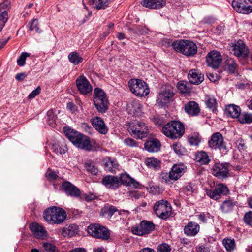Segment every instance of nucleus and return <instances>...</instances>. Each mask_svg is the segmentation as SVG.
<instances>
[{
    "label": "nucleus",
    "instance_id": "f257e3e1",
    "mask_svg": "<svg viewBox=\"0 0 252 252\" xmlns=\"http://www.w3.org/2000/svg\"><path fill=\"white\" fill-rule=\"evenodd\" d=\"M64 132L67 138L76 147L86 151H91L92 146L89 138L70 128L65 127Z\"/></svg>",
    "mask_w": 252,
    "mask_h": 252
},
{
    "label": "nucleus",
    "instance_id": "f03ea898",
    "mask_svg": "<svg viewBox=\"0 0 252 252\" xmlns=\"http://www.w3.org/2000/svg\"><path fill=\"white\" fill-rule=\"evenodd\" d=\"M162 131L167 137L175 140L180 139L184 134L185 127L180 122L172 121L163 126Z\"/></svg>",
    "mask_w": 252,
    "mask_h": 252
},
{
    "label": "nucleus",
    "instance_id": "7ed1b4c3",
    "mask_svg": "<svg viewBox=\"0 0 252 252\" xmlns=\"http://www.w3.org/2000/svg\"><path fill=\"white\" fill-rule=\"evenodd\" d=\"M43 218L49 224H61L66 218L65 211L63 209L53 206L46 209L43 213Z\"/></svg>",
    "mask_w": 252,
    "mask_h": 252
},
{
    "label": "nucleus",
    "instance_id": "20e7f679",
    "mask_svg": "<svg viewBox=\"0 0 252 252\" xmlns=\"http://www.w3.org/2000/svg\"><path fill=\"white\" fill-rule=\"evenodd\" d=\"M172 46L176 51L187 56H193L197 52L196 45L189 40H177L173 42Z\"/></svg>",
    "mask_w": 252,
    "mask_h": 252
},
{
    "label": "nucleus",
    "instance_id": "39448f33",
    "mask_svg": "<svg viewBox=\"0 0 252 252\" xmlns=\"http://www.w3.org/2000/svg\"><path fill=\"white\" fill-rule=\"evenodd\" d=\"M93 101L99 112L104 113L107 110L109 101L106 93L102 89L99 88L94 89Z\"/></svg>",
    "mask_w": 252,
    "mask_h": 252
},
{
    "label": "nucleus",
    "instance_id": "423d86ee",
    "mask_svg": "<svg viewBox=\"0 0 252 252\" xmlns=\"http://www.w3.org/2000/svg\"><path fill=\"white\" fill-rule=\"evenodd\" d=\"M129 132L133 137L142 139L147 137L148 128L145 123L134 120L129 124Z\"/></svg>",
    "mask_w": 252,
    "mask_h": 252
},
{
    "label": "nucleus",
    "instance_id": "0eeeda50",
    "mask_svg": "<svg viewBox=\"0 0 252 252\" xmlns=\"http://www.w3.org/2000/svg\"><path fill=\"white\" fill-rule=\"evenodd\" d=\"M128 85L130 91L138 96H145L149 93V89L146 83L140 79H132L129 81Z\"/></svg>",
    "mask_w": 252,
    "mask_h": 252
},
{
    "label": "nucleus",
    "instance_id": "6e6552de",
    "mask_svg": "<svg viewBox=\"0 0 252 252\" xmlns=\"http://www.w3.org/2000/svg\"><path fill=\"white\" fill-rule=\"evenodd\" d=\"M154 211L158 217L165 220L170 216L172 208L167 201L161 200L155 203Z\"/></svg>",
    "mask_w": 252,
    "mask_h": 252
},
{
    "label": "nucleus",
    "instance_id": "1a4fd4ad",
    "mask_svg": "<svg viewBox=\"0 0 252 252\" xmlns=\"http://www.w3.org/2000/svg\"><path fill=\"white\" fill-rule=\"evenodd\" d=\"M88 232L92 237L102 240H107L110 237L109 230L99 224L90 225L88 227Z\"/></svg>",
    "mask_w": 252,
    "mask_h": 252
},
{
    "label": "nucleus",
    "instance_id": "9d476101",
    "mask_svg": "<svg viewBox=\"0 0 252 252\" xmlns=\"http://www.w3.org/2000/svg\"><path fill=\"white\" fill-rule=\"evenodd\" d=\"M206 192L210 198L217 200L220 199L222 195H227L229 193V189L226 185L220 183L213 189H206Z\"/></svg>",
    "mask_w": 252,
    "mask_h": 252
},
{
    "label": "nucleus",
    "instance_id": "9b49d317",
    "mask_svg": "<svg viewBox=\"0 0 252 252\" xmlns=\"http://www.w3.org/2000/svg\"><path fill=\"white\" fill-rule=\"evenodd\" d=\"M231 53L238 57L244 59L248 57L249 54V50L242 40L235 42L231 47Z\"/></svg>",
    "mask_w": 252,
    "mask_h": 252
},
{
    "label": "nucleus",
    "instance_id": "f8f14e48",
    "mask_svg": "<svg viewBox=\"0 0 252 252\" xmlns=\"http://www.w3.org/2000/svg\"><path fill=\"white\" fill-rule=\"evenodd\" d=\"M154 229L155 225L152 222L143 220L139 226L132 227L131 231L134 234L142 236L150 233Z\"/></svg>",
    "mask_w": 252,
    "mask_h": 252
},
{
    "label": "nucleus",
    "instance_id": "ddd939ff",
    "mask_svg": "<svg viewBox=\"0 0 252 252\" xmlns=\"http://www.w3.org/2000/svg\"><path fill=\"white\" fill-rule=\"evenodd\" d=\"M232 6L236 11L240 13L247 14L252 12V2L250 0H233Z\"/></svg>",
    "mask_w": 252,
    "mask_h": 252
},
{
    "label": "nucleus",
    "instance_id": "4468645a",
    "mask_svg": "<svg viewBox=\"0 0 252 252\" xmlns=\"http://www.w3.org/2000/svg\"><path fill=\"white\" fill-rule=\"evenodd\" d=\"M76 84L78 91L82 94L87 95L92 91V85L84 75L80 76L77 78Z\"/></svg>",
    "mask_w": 252,
    "mask_h": 252
},
{
    "label": "nucleus",
    "instance_id": "2eb2a0df",
    "mask_svg": "<svg viewBox=\"0 0 252 252\" xmlns=\"http://www.w3.org/2000/svg\"><path fill=\"white\" fill-rule=\"evenodd\" d=\"M208 65L213 68H217L222 61V57L220 53L213 50L208 53L206 57Z\"/></svg>",
    "mask_w": 252,
    "mask_h": 252
},
{
    "label": "nucleus",
    "instance_id": "dca6fc26",
    "mask_svg": "<svg viewBox=\"0 0 252 252\" xmlns=\"http://www.w3.org/2000/svg\"><path fill=\"white\" fill-rule=\"evenodd\" d=\"M208 144L209 147L213 149H226L223 136L219 132L215 133L211 136Z\"/></svg>",
    "mask_w": 252,
    "mask_h": 252
},
{
    "label": "nucleus",
    "instance_id": "f3484780",
    "mask_svg": "<svg viewBox=\"0 0 252 252\" xmlns=\"http://www.w3.org/2000/svg\"><path fill=\"white\" fill-rule=\"evenodd\" d=\"M212 174L219 179H223L228 177L229 170L224 164L216 163L212 167Z\"/></svg>",
    "mask_w": 252,
    "mask_h": 252
},
{
    "label": "nucleus",
    "instance_id": "a211bd4d",
    "mask_svg": "<svg viewBox=\"0 0 252 252\" xmlns=\"http://www.w3.org/2000/svg\"><path fill=\"white\" fill-rule=\"evenodd\" d=\"M32 235L37 239L44 240L49 237V234L43 226L37 222H32Z\"/></svg>",
    "mask_w": 252,
    "mask_h": 252
},
{
    "label": "nucleus",
    "instance_id": "6ab92c4d",
    "mask_svg": "<svg viewBox=\"0 0 252 252\" xmlns=\"http://www.w3.org/2000/svg\"><path fill=\"white\" fill-rule=\"evenodd\" d=\"M91 123L94 127L100 134H105L108 129L103 120L99 117H94L91 119Z\"/></svg>",
    "mask_w": 252,
    "mask_h": 252
},
{
    "label": "nucleus",
    "instance_id": "aec40b11",
    "mask_svg": "<svg viewBox=\"0 0 252 252\" xmlns=\"http://www.w3.org/2000/svg\"><path fill=\"white\" fill-rule=\"evenodd\" d=\"M102 183L106 188L111 189H116L120 186V181L119 177L112 175H107L102 180Z\"/></svg>",
    "mask_w": 252,
    "mask_h": 252
},
{
    "label": "nucleus",
    "instance_id": "412c9836",
    "mask_svg": "<svg viewBox=\"0 0 252 252\" xmlns=\"http://www.w3.org/2000/svg\"><path fill=\"white\" fill-rule=\"evenodd\" d=\"M116 212H118L120 215L125 214L126 216L129 214L128 211L125 210L118 211L115 207L113 206H105L102 208L101 215L106 218L110 219Z\"/></svg>",
    "mask_w": 252,
    "mask_h": 252
},
{
    "label": "nucleus",
    "instance_id": "4be33fe9",
    "mask_svg": "<svg viewBox=\"0 0 252 252\" xmlns=\"http://www.w3.org/2000/svg\"><path fill=\"white\" fill-rule=\"evenodd\" d=\"M141 4L147 8L151 9H160L166 4L165 0H142Z\"/></svg>",
    "mask_w": 252,
    "mask_h": 252
},
{
    "label": "nucleus",
    "instance_id": "5701e85b",
    "mask_svg": "<svg viewBox=\"0 0 252 252\" xmlns=\"http://www.w3.org/2000/svg\"><path fill=\"white\" fill-rule=\"evenodd\" d=\"M186 167L183 164H174L171 168L170 176L173 181L178 180L185 172Z\"/></svg>",
    "mask_w": 252,
    "mask_h": 252
},
{
    "label": "nucleus",
    "instance_id": "b1692460",
    "mask_svg": "<svg viewBox=\"0 0 252 252\" xmlns=\"http://www.w3.org/2000/svg\"><path fill=\"white\" fill-rule=\"evenodd\" d=\"M188 79L191 83L198 85L204 80V77L199 70L194 69L189 71Z\"/></svg>",
    "mask_w": 252,
    "mask_h": 252
},
{
    "label": "nucleus",
    "instance_id": "393cba45",
    "mask_svg": "<svg viewBox=\"0 0 252 252\" xmlns=\"http://www.w3.org/2000/svg\"><path fill=\"white\" fill-rule=\"evenodd\" d=\"M174 95L173 88L171 85H167L165 89L159 94L158 99L162 103H166L169 99L172 97Z\"/></svg>",
    "mask_w": 252,
    "mask_h": 252
},
{
    "label": "nucleus",
    "instance_id": "a878e982",
    "mask_svg": "<svg viewBox=\"0 0 252 252\" xmlns=\"http://www.w3.org/2000/svg\"><path fill=\"white\" fill-rule=\"evenodd\" d=\"M129 113L135 116H140L142 113L143 106L138 100H133L128 105Z\"/></svg>",
    "mask_w": 252,
    "mask_h": 252
},
{
    "label": "nucleus",
    "instance_id": "bb28decb",
    "mask_svg": "<svg viewBox=\"0 0 252 252\" xmlns=\"http://www.w3.org/2000/svg\"><path fill=\"white\" fill-rule=\"evenodd\" d=\"M63 188L66 193L71 196L77 197L81 194L79 189L68 182H64Z\"/></svg>",
    "mask_w": 252,
    "mask_h": 252
},
{
    "label": "nucleus",
    "instance_id": "cd10ccee",
    "mask_svg": "<svg viewBox=\"0 0 252 252\" xmlns=\"http://www.w3.org/2000/svg\"><path fill=\"white\" fill-rule=\"evenodd\" d=\"M199 230V225L197 223L192 221L189 222L184 228L185 234L189 236H195Z\"/></svg>",
    "mask_w": 252,
    "mask_h": 252
},
{
    "label": "nucleus",
    "instance_id": "c85d7f7f",
    "mask_svg": "<svg viewBox=\"0 0 252 252\" xmlns=\"http://www.w3.org/2000/svg\"><path fill=\"white\" fill-rule=\"evenodd\" d=\"M144 146L149 152H157L160 150L161 144L157 139H150L145 143Z\"/></svg>",
    "mask_w": 252,
    "mask_h": 252
},
{
    "label": "nucleus",
    "instance_id": "c756f323",
    "mask_svg": "<svg viewBox=\"0 0 252 252\" xmlns=\"http://www.w3.org/2000/svg\"><path fill=\"white\" fill-rule=\"evenodd\" d=\"M185 112L189 115L196 116L200 112L198 104L195 101H190L185 105Z\"/></svg>",
    "mask_w": 252,
    "mask_h": 252
},
{
    "label": "nucleus",
    "instance_id": "7c9ffc66",
    "mask_svg": "<svg viewBox=\"0 0 252 252\" xmlns=\"http://www.w3.org/2000/svg\"><path fill=\"white\" fill-rule=\"evenodd\" d=\"M103 163L105 170L111 172H115L119 166L116 160L108 157L104 158Z\"/></svg>",
    "mask_w": 252,
    "mask_h": 252
},
{
    "label": "nucleus",
    "instance_id": "2f4dec72",
    "mask_svg": "<svg viewBox=\"0 0 252 252\" xmlns=\"http://www.w3.org/2000/svg\"><path fill=\"white\" fill-rule=\"evenodd\" d=\"M240 108L234 104L228 105L225 109L226 114L233 118H238L240 115Z\"/></svg>",
    "mask_w": 252,
    "mask_h": 252
},
{
    "label": "nucleus",
    "instance_id": "473e14b6",
    "mask_svg": "<svg viewBox=\"0 0 252 252\" xmlns=\"http://www.w3.org/2000/svg\"><path fill=\"white\" fill-rule=\"evenodd\" d=\"M119 178L120 181V185L123 183L127 186H132L135 188L138 187L139 183L126 174H122Z\"/></svg>",
    "mask_w": 252,
    "mask_h": 252
},
{
    "label": "nucleus",
    "instance_id": "72a5a7b5",
    "mask_svg": "<svg viewBox=\"0 0 252 252\" xmlns=\"http://www.w3.org/2000/svg\"><path fill=\"white\" fill-rule=\"evenodd\" d=\"M52 148L54 152L59 154H65L68 150L66 144L63 140L53 143Z\"/></svg>",
    "mask_w": 252,
    "mask_h": 252
},
{
    "label": "nucleus",
    "instance_id": "f704fd0d",
    "mask_svg": "<svg viewBox=\"0 0 252 252\" xmlns=\"http://www.w3.org/2000/svg\"><path fill=\"white\" fill-rule=\"evenodd\" d=\"M109 0H91L90 4L94 8L97 10L104 9L109 5Z\"/></svg>",
    "mask_w": 252,
    "mask_h": 252
},
{
    "label": "nucleus",
    "instance_id": "c9c22d12",
    "mask_svg": "<svg viewBox=\"0 0 252 252\" xmlns=\"http://www.w3.org/2000/svg\"><path fill=\"white\" fill-rule=\"evenodd\" d=\"M145 163L148 167L154 169L159 168L161 165L160 161L154 157L146 158L145 160Z\"/></svg>",
    "mask_w": 252,
    "mask_h": 252
},
{
    "label": "nucleus",
    "instance_id": "e433bc0d",
    "mask_svg": "<svg viewBox=\"0 0 252 252\" xmlns=\"http://www.w3.org/2000/svg\"><path fill=\"white\" fill-rule=\"evenodd\" d=\"M78 229L77 225L70 224L68 227L63 228L62 234L64 237H71L77 233Z\"/></svg>",
    "mask_w": 252,
    "mask_h": 252
},
{
    "label": "nucleus",
    "instance_id": "4c0bfd02",
    "mask_svg": "<svg viewBox=\"0 0 252 252\" xmlns=\"http://www.w3.org/2000/svg\"><path fill=\"white\" fill-rule=\"evenodd\" d=\"M201 141V137L198 132H192L188 136V141L190 145L197 146Z\"/></svg>",
    "mask_w": 252,
    "mask_h": 252
},
{
    "label": "nucleus",
    "instance_id": "58836bf2",
    "mask_svg": "<svg viewBox=\"0 0 252 252\" xmlns=\"http://www.w3.org/2000/svg\"><path fill=\"white\" fill-rule=\"evenodd\" d=\"M195 159L201 164H207L210 161L208 154L204 151L197 152L195 155Z\"/></svg>",
    "mask_w": 252,
    "mask_h": 252
},
{
    "label": "nucleus",
    "instance_id": "ea45409f",
    "mask_svg": "<svg viewBox=\"0 0 252 252\" xmlns=\"http://www.w3.org/2000/svg\"><path fill=\"white\" fill-rule=\"evenodd\" d=\"M236 203L232 200L227 199L222 203L220 207L221 211L226 213L232 211Z\"/></svg>",
    "mask_w": 252,
    "mask_h": 252
},
{
    "label": "nucleus",
    "instance_id": "a19ab883",
    "mask_svg": "<svg viewBox=\"0 0 252 252\" xmlns=\"http://www.w3.org/2000/svg\"><path fill=\"white\" fill-rule=\"evenodd\" d=\"M68 59L74 65H77L83 61V58L77 52H72L68 55Z\"/></svg>",
    "mask_w": 252,
    "mask_h": 252
},
{
    "label": "nucleus",
    "instance_id": "79ce46f5",
    "mask_svg": "<svg viewBox=\"0 0 252 252\" xmlns=\"http://www.w3.org/2000/svg\"><path fill=\"white\" fill-rule=\"evenodd\" d=\"M171 149L178 155H183L186 153L185 148L182 145L180 142H175L171 145Z\"/></svg>",
    "mask_w": 252,
    "mask_h": 252
},
{
    "label": "nucleus",
    "instance_id": "37998d69",
    "mask_svg": "<svg viewBox=\"0 0 252 252\" xmlns=\"http://www.w3.org/2000/svg\"><path fill=\"white\" fill-rule=\"evenodd\" d=\"M226 69L231 73H234L237 68V64L235 60L232 58H228L225 62Z\"/></svg>",
    "mask_w": 252,
    "mask_h": 252
},
{
    "label": "nucleus",
    "instance_id": "c03bdc74",
    "mask_svg": "<svg viewBox=\"0 0 252 252\" xmlns=\"http://www.w3.org/2000/svg\"><path fill=\"white\" fill-rule=\"evenodd\" d=\"M222 244L227 251H233L236 248L235 242L233 239L225 238Z\"/></svg>",
    "mask_w": 252,
    "mask_h": 252
},
{
    "label": "nucleus",
    "instance_id": "a18cd8bd",
    "mask_svg": "<svg viewBox=\"0 0 252 252\" xmlns=\"http://www.w3.org/2000/svg\"><path fill=\"white\" fill-rule=\"evenodd\" d=\"M238 121L241 124H250L252 123V114L246 112L240 114Z\"/></svg>",
    "mask_w": 252,
    "mask_h": 252
},
{
    "label": "nucleus",
    "instance_id": "49530a36",
    "mask_svg": "<svg viewBox=\"0 0 252 252\" xmlns=\"http://www.w3.org/2000/svg\"><path fill=\"white\" fill-rule=\"evenodd\" d=\"M205 103L208 108L214 111L217 105V101L214 97L207 95L205 97Z\"/></svg>",
    "mask_w": 252,
    "mask_h": 252
},
{
    "label": "nucleus",
    "instance_id": "de8ad7c7",
    "mask_svg": "<svg viewBox=\"0 0 252 252\" xmlns=\"http://www.w3.org/2000/svg\"><path fill=\"white\" fill-rule=\"evenodd\" d=\"M56 119V117L53 110L50 109L48 111L46 115V121L48 124L50 126H53V125L55 123Z\"/></svg>",
    "mask_w": 252,
    "mask_h": 252
},
{
    "label": "nucleus",
    "instance_id": "09e8293b",
    "mask_svg": "<svg viewBox=\"0 0 252 252\" xmlns=\"http://www.w3.org/2000/svg\"><path fill=\"white\" fill-rule=\"evenodd\" d=\"M43 247L47 252H60L58 248L53 244L44 242Z\"/></svg>",
    "mask_w": 252,
    "mask_h": 252
},
{
    "label": "nucleus",
    "instance_id": "8fccbe9b",
    "mask_svg": "<svg viewBox=\"0 0 252 252\" xmlns=\"http://www.w3.org/2000/svg\"><path fill=\"white\" fill-rule=\"evenodd\" d=\"M31 54L27 52H22L19 58L17 60V63L18 66H23L25 64V61L28 57H30Z\"/></svg>",
    "mask_w": 252,
    "mask_h": 252
},
{
    "label": "nucleus",
    "instance_id": "3c124183",
    "mask_svg": "<svg viewBox=\"0 0 252 252\" xmlns=\"http://www.w3.org/2000/svg\"><path fill=\"white\" fill-rule=\"evenodd\" d=\"M8 18L7 12L0 11V26L4 27Z\"/></svg>",
    "mask_w": 252,
    "mask_h": 252
},
{
    "label": "nucleus",
    "instance_id": "603ef678",
    "mask_svg": "<svg viewBox=\"0 0 252 252\" xmlns=\"http://www.w3.org/2000/svg\"><path fill=\"white\" fill-rule=\"evenodd\" d=\"M124 143L126 145L131 147L138 146V145L137 144V142L134 140L130 138H126L124 140Z\"/></svg>",
    "mask_w": 252,
    "mask_h": 252
},
{
    "label": "nucleus",
    "instance_id": "864d4df0",
    "mask_svg": "<svg viewBox=\"0 0 252 252\" xmlns=\"http://www.w3.org/2000/svg\"><path fill=\"white\" fill-rule=\"evenodd\" d=\"M161 177L162 180V181H164L166 183L168 184H170L171 183V181H172V178L170 176V172L169 173H162L161 175Z\"/></svg>",
    "mask_w": 252,
    "mask_h": 252
},
{
    "label": "nucleus",
    "instance_id": "5fc2aeb1",
    "mask_svg": "<svg viewBox=\"0 0 252 252\" xmlns=\"http://www.w3.org/2000/svg\"><path fill=\"white\" fill-rule=\"evenodd\" d=\"M244 220L247 224L252 226V211L246 213L244 217Z\"/></svg>",
    "mask_w": 252,
    "mask_h": 252
},
{
    "label": "nucleus",
    "instance_id": "6e6d98bb",
    "mask_svg": "<svg viewBox=\"0 0 252 252\" xmlns=\"http://www.w3.org/2000/svg\"><path fill=\"white\" fill-rule=\"evenodd\" d=\"M171 250V248L168 245L163 244L158 246V252H170Z\"/></svg>",
    "mask_w": 252,
    "mask_h": 252
},
{
    "label": "nucleus",
    "instance_id": "4d7b16f0",
    "mask_svg": "<svg viewBox=\"0 0 252 252\" xmlns=\"http://www.w3.org/2000/svg\"><path fill=\"white\" fill-rule=\"evenodd\" d=\"M211 215L209 213H202L198 215V219L203 222L206 223L210 219Z\"/></svg>",
    "mask_w": 252,
    "mask_h": 252
},
{
    "label": "nucleus",
    "instance_id": "13d9d810",
    "mask_svg": "<svg viewBox=\"0 0 252 252\" xmlns=\"http://www.w3.org/2000/svg\"><path fill=\"white\" fill-rule=\"evenodd\" d=\"M177 88L182 93L188 92V87L184 82H180L177 85Z\"/></svg>",
    "mask_w": 252,
    "mask_h": 252
},
{
    "label": "nucleus",
    "instance_id": "bf43d9fd",
    "mask_svg": "<svg viewBox=\"0 0 252 252\" xmlns=\"http://www.w3.org/2000/svg\"><path fill=\"white\" fill-rule=\"evenodd\" d=\"M46 176L49 180H54L57 178L58 175L55 171L49 170L46 172Z\"/></svg>",
    "mask_w": 252,
    "mask_h": 252
},
{
    "label": "nucleus",
    "instance_id": "052dcab7",
    "mask_svg": "<svg viewBox=\"0 0 252 252\" xmlns=\"http://www.w3.org/2000/svg\"><path fill=\"white\" fill-rule=\"evenodd\" d=\"M87 171L94 175H96L98 172V169L93 164H89L86 166Z\"/></svg>",
    "mask_w": 252,
    "mask_h": 252
},
{
    "label": "nucleus",
    "instance_id": "680f3d73",
    "mask_svg": "<svg viewBox=\"0 0 252 252\" xmlns=\"http://www.w3.org/2000/svg\"><path fill=\"white\" fill-rule=\"evenodd\" d=\"M183 191L187 195H190L193 192V187L191 184H188L185 187Z\"/></svg>",
    "mask_w": 252,
    "mask_h": 252
},
{
    "label": "nucleus",
    "instance_id": "e2e57ef3",
    "mask_svg": "<svg viewBox=\"0 0 252 252\" xmlns=\"http://www.w3.org/2000/svg\"><path fill=\"white\" fill-rule=\"evenodd\" d=\"M83 198L87 201H90L96 198V195L94 194L89 193H85L83 195Z\"/></svg>",
    "mask_w": 252,
    "mask_h": 252
},
{
    "label": "nucleus",
    "instance_id": "0e129e2a",
    "mask_svg": "<svg viewBox=\"0 0 252 252\" xmlns=\"http://www.w3.org/2000/svg\"><path fill=\"white\" fill-rule=\"evenodd\" d=\"M32 31H35L37 33H40L42 30L38 26V22L36 20H32Z\"/></svg>",
    "mask_w": 252,
    "mask_h": 252
},
{
    "label": "nucleus",
    "instance_id": "69168bd1",
    "mask_svg": "<svg viewBox=\"0 0 252 252\" xmlns=\"http://www.w3.org/2000/svg\"><path fill=\"white\" fill-rule=\"evenodd\" d=\"M67 109L72 113L74 112L77 109L76 106L71 102L67 104Z\"/></svg>",
    "mask_w": 252,
    "mask_h": 252
},
{
    "label": "nucleus",
    "instance_id": "338daca9",
    "mask_svg": "<svg viewBox=\"0 0 252 252\" xmlns=\"http://www.w3.org/2000/svg\"><path fill=\"white\" fill-rule=\"evenodd\" d=\"M8 2H4L0 4V11H5L7 12V10L8 9Z\"/></svg>",
    "mask_w": 252,
    "mask_h": 252
},
{
    "label": "nucleus",
    "instance_id": "774afa93",
    "mask_svg": "<svg viewBox=\"0 0 252 252\" xmlns=\"http://www.w3.org/2000/svg\"><path fill=\"white\" fill-rule=\"evenodd\" d=\"M197 252H209V249L207 247H205L203 246H200L196 247Z\"/></svg>",
    "mask_w": 252,
    "mask_h": 252
}]
</instances>
